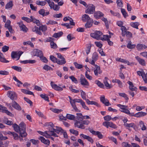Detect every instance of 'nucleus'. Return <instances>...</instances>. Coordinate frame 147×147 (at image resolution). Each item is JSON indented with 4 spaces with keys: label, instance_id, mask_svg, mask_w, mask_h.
<instances>
[{
    "label": "nucleus",
    "instance_id": "obj_1",
    "mask_svg": "<svg viewBox=\"0 0 147 147\" xmlns=\"http://www.w3.org/2000/svg\"><path fill=\"white\" fill-rule=\"evenodd\" d=\"M20 129L19 131L20 136L22 137H25L27 135L26 132V125L23 122H21L20 124Z\"/></svg>",
    "mask_w": 147,
    "mask_h": 147
},
{
    "label": "nucleus",
    "instance_id": "obj_2",
    "mask_svg": "<svg viewBox=\"0 0 147 147\" xmlns=\"http://www.w3.org/2000/svg\"><path fill=\"white\" fill-rule=\"evenodd\" d=\"M80 81L81 85L84 86L85 88H88V86H89V84L82 75H81Z\"/></svg>",
    "mask_w": 147,
    "mask_h": 147
},
{
    "label": "nucleus",
    "instance_id": "obj_3",
    "mask_svg": "<svg viewBox=\"0 0 147 147\" xmlns=\"http://www.w3.org/2000/svg\"><path fill=\"white\" fill-rule=\"evenodd\" d=\"M88 8L85 11V13L88 14H93L95 10V6L92 4H89L87 6Z\"/></svg>",
    "mask_w": 147,
    "mask_h": 147
},
{
    "label": "nucleus",
    "instance_id": "obj_4",
    "mask_svg": "<svg viewBox=\"0 0 147 147\" xmlns=\"http://www.w3.org/2000/svg\"><path fill=\"white\" fill-rule=\"evenodd\" d=\"M102 32L99 31H96L94 33L90 34L91 37L97 40L100 39V37L102 35Z\"/></svg>",
    "mask_w": 147,
    "mask_h": 147
},
{
    "label": "nucleus",
    "instance_id": "obj_5",
    "mask_svg": "<svg viewBox=\"0 0 147 147\" xmlns=\"http://www.w3.org/2000/svg\"><path fill=\"white\" fill-rule=\"evenodd\" d=\"M22 53V52H16L12 51L11 53V57L13 59L17 58L16 60H18L19 59L20 56Z\"/></svg>",
    "mask_w": 147,
    "mask_h": 147
},
{
    "label": "nucleus",
    "instance_id": "obj_6",
    "mask_svg": "<svg viewBox=\"0 0 147 147\" xmlns=\"http://www.w3.org/2000/svg\"><path fill=\"white\" fill-rule=\"evenodd\" d=\"M102 125L107 128H108L109 127L114 129H116L117 127L116 125L112 122L108 121L103 122Z\"/></svg>",
    "mask_w": 147,
    "mask_h": 147
},
{
    "label": "nucleus",
    "instance_id": "obj_7",
    "mask_svg": "<svg viewBox=\"0 0 147 147\" xmlns=\"http://www.w3.org/2000/svg\"><path fill=\"white\" fill-rule=\"evenodd\" d=\"M57 55V57L61 59V60H58L57 64L61 65L65 64L66 62L65 58L60 53H58Z\"/></svg>",
    "mask_w": 147,
    "mask_h": 147
},
{
    "label": "nucleus",
    "instance_id": "obj_8",
    "mask_svg": "<svg viewBox=\"0 0 147 147\" xmlns=\"http://www.w3.org/2000/svg\"><path fill=\"white\" fill-rule=\"evenodd\" d=\"M75 126L78 128L84 129L85 128V126L83 125L82 121L78 120L76 121L74 123Z\"/></svg>",
    "mask_w": 147,
    "mask_h": 147
},
{
    "label": "nucleus",
    "instance_id": "obj_9",
    "mask_svg": "<svg viewBox=\"0 0 147 147\" xmlns=\"http://www.w3.org/2000/svg\"><path fill=\"white\" fill-rule=\"evenodd\" d=\"M89 131L93 134L97 136L100 139H102L103 138V136L101 132L99 131H95L92 129H89Z\"/></svg>",
    "mask_w": 147,
    "mask_h": 147
},
{
    "label": "nucleus",
    "instance_id": "obj_10",
    "mask_svg": "<svg viewBox=\"0 0 147 147\" xmlns=\"http://www.w3.org/2000/svg\"><path fill=\"white\" fill-rule=\"evenodd\" d=\"M9 97L12 100H16L17 99V96L14 92L9 91Z\"/></svg>",
    "mask_w": 147,
    "mask_h": 147
},
{
    "label": "nucleus",
    "instance_id": "obj_11",
    "mask_svg": "<svg viewBox=\"0 0 147 147\" xmlns=\"http://www.w3.org/2000/svg\"><path fill=\"white\" fill-rule=\"evenodd\" d=\"M100 99L101 102L104 104L106 106H108L111 105V104H110L108 100L107 99H106L104 96H101L100 97Z\"/></svg>",
    "mask_w": 147,
    "mask_h": 147
},
{
    "label": "nucleus",
    "instance_id": "obj_12",
    "mask_svg": "<svg viewBox=\"0 0 147 147\" xmlns=\"http://www.w3.org/2000/svg\"><path fill=\"white\" fill-rule=\"evenodd\" d=\"M51 85L52 88L57 91H60L63 90L62 88L57 86L56 84H53V82H51Z\"/></svg>",
    "mask_w": 147,
    "mask_h": 147
},
{
    "label": "nucleus",
    "instance_id": "obj_13",
    "mask_svg": "<svg viewBox=\"0 0 147 147\" xmlns=\"http://www.w3.org/2000/svg\"><path fill=\"white\" fill-rule=\"evenodd\" d=\"M33 54L34 56H36L40 57L43 55L42 51L37 49H34L33 51Z\"/></svg>",
    "mask_w": 147,
    "mask_h": 147
},
{
    "label": "nucleus",
    "instance_id": "obj_14",
    "mask_svg": "<svg viewBox=\"0 0 147 147\" xmlns=\"http://www.w3.org/2000/svg\"><path fill=\"white\" fill-rule=\"evenodd\" d=\"M96 69L94 70V72L95 76H98V74H100L102 71L100 69V67L97 65H95Z\"/></svg>",
    "mask_w": 147,
    "mask_h": 147
},
{
    "label": "nucleus",
    "instance_id": "obj_15",
    "mask_svg": "<svg viewBox=\"0 0 147 147\" xmlns=\"http://www.w3.org/2000/svg\"><path fill=\"white\" fill-rule=\"evenodd\" d=\"M80 136L81 138L87 140L88 141L91 142L92 143H93L94 141L92 138L89 136H86L83 134H81L80 135Z\"/></svg>",
    "mask_w": 147,
    "mask_h": 147
},
{
    "label": "nucleus",
    "instance_id": "obj_16",
    "mask_svg": "<svg viewBox=\"0 0 147 147\" xmlns=\"http://www.w3.org/2000/svg\"><path fill=\"white\" fill-rule=\"evenodd\" d=\"M11 105L12 107L19 111H20L22 110V108L19 105L16 101H13L11 103Z\"/></svg>",
    "mask_w": 147,
    "mask_h": 147
},
{
    "label": "nucleus",
    "instance_id": "obj_17",
    "mask_svg": "<svg viewBox=\"0 0 147 147\" xmlns=\"http://www.w3.org/2000/svg\"><path fill=\"white\" fill-rule=\"evenodd\" d=\"M20 29L24 32H26L28 30V29L26 26L22 22H20L18 23Z\"/></svg>",
    "mask_w": 147,
    "mask_h": 147
},
{
    "label": "nucleus",
    "instance_id": "obj_18",
    "mask_svg": "<svg viewBox=\"0 0 147 147\" xmlns=\"http://www.w3.org/2000/svg\"><path fill=\"white\" fill-rule=\"evenodd\" d=\"M127 83L129 86V89L130 90L132 91H137V88L135 87H134L133 83L132 82L129 81L127 82Z\"/></svg>",
    "mask_w": 147,
    "mask_h": 147
},
{
    "label": "nucleus",
    "instance_id": "obj_19",
    "mask_svg": "<svg viewBox=\"0 0 147 147\" xmlns=\"http://www.w3.org/2000/svg\"><path fill=\"white\" fill-rule=\"evenodd\" d=\"M49 6L51 9H53L54 10L57 11L59 10L60 8L59 6L57 5H55L54 3L53 2H52Z\"/></svg>",
    "mask_w": 147,
    "mask_h": 147
},
{
    "label": "nucleus",
    "instance_id": "obj_20",
    "mask_svg": "<svg viewBox=\"0 0 147 147\" xmlns=\"http://www.w3.org/2000/svg\"><path fill=\"white\" fill-rule=\"evenodd\" d=\"M82 19L83 22H86L92 19L88 15L84 14L82 16Z\"/></svg>",
    "mask_w": 147,
    "mask_h": 147
},
{
    "label": "nucleus",
    "instance_id": "obj_21",
    "mask_svg": "<svg viewBox=\"0 0 147 147\" xmlns=\"http://www.w3.org/2000/svg\"><path fill=\"white\" fill-rule=\"evenodd\" d=\"M124 126L129 130H131L130 129V127H133L134 128L135 127L136 125L134 123H127L125 124Z\"/></svg>",
    "mask_w": 147,
    "mask_h": 147
},
{
    "label": "nucleus",
    "instance_id": "obj_22",
    "mask_svg": "<svg viewBox=\"0 0 147 147\" xmlns=\"http://www.w3.org/2000/svg\"><path fill=\"white\" fill-rule=\"evenodd\" d=\"M139 125L140 127L141 128V129L142 130L144 131L147 128L145 125V124L144 123V121H139Z\"/></svg>",
    "mask_w": 147,
    "mask_h": 147
},
{
    "label": "nucleus",
    "instance_id": "obj_23",
    "mask_svg": "<svg viewBox=\"0 0 147 147\" xmlns=\"http://www.w3.org/2000/svg\"><path fill=\"white\" fill-rule=\"evenodd\" d=\"M135 58L140 64L143 66L145 65L146 62L144 59L140 58L138 56L136 57Z\"/></svg>",
    "mask_w": 147,
    "mask_h": 147
},
{
    "label": "nucleus",
    "instance_id": "obj_24",
    "mask_svg": "<svg viewBox=\"0 0 147 147\" xmlns=\"http://www.w3.org/2000/svg\"><path fill=\"white\" fill-rule=\"evenodd\" d=\"M146 113L141 111L135 114L134 116L137 117H140L146 115Z\"/></svg>",
    "mask_w": 147,
    "mask_h": 147
},
{
    "label": "nucleus",
    "instance_id": "obj_25",
    "mask_svg": "<svg viewBox=\"0 0 147 147\" xmlns=\"http://www.w3.org/2000/svg\"><path fill=\"white\" fill-rule=\"evenodd\" d=\"M39 139L42 143L47 145H49L50 142L49 140L45 139L42 136H40Z\"/></svg>",
    "mask_w": 147,
    "mask_h": 147
},
{
    "label": "nucleus",
    "instance_id": "obj_26",
    "mask_svg": "<svg viewBox=\"0 0 147 147\" xmlns=\"http://www.w3.org/2000/svg\"><path fill=\"white\" fill-rule=\"evenodd\" d=\"M32 30L33 32H35L36 34H37L40 35L42 34V33L39 30V28L34 26L32 27Z\"/></svg>",
    "mask_w": 147,
    "mask_h": 147
},
{
    "label": "nucleus",
    "instance_id": "obj_27",
    "mask_svg": "<svg viewBox=\"0 0 147 147\" xmlns=\"http://www.w3.org/2000/svg\"><path fill=\"white\" fill-rule=\"evenodd\" d=\"M104 14L100 11L95 12L94 14V17L96 19L99 18L100 17L103 16Z\"/></svg>",
    "mask_w": 147,
    "mask_h": 147
},
{
    "label": "nucleus",
    "instance_id": "obj_28",
    "mask_svg": "<svg viewBox=\"0 0 147 147\" xmlns=\"http://www.w3.org/2000/svg\"><path fill=\"white\" fill-rule=\"evenodd\" d=\"M86 22H87L85 24V26L86 28H90L92 26L93 23L92 19Z\"/></svg>",
    "mask_w": 147,
    "mask_h": 147
},
{
    "label": "nucleus",
    "instance_id": "obj_29",
    "mask_svg": "<svg viewBox=\"0 0 147 147\" xmlns=\"http://www.w3.org/2000/svg\"><path fill=\"white\" fill-rule=\"evenodd\" d=\"M107 79H108V78L105 77V79L104 80V83L106 88L107 89H110L112 88V86L108 83Z\"/></svg>",
    "mask_w": 147,
    "mask_h": 147
},
{
    "label": "nucleus",
    "instance_id": "obj_30",
    "mask_svg": "<svg viewBox=\"0 0 147 147\" xmlns=\"http://www.w3.org/2000/svg\"><path fill=\"white\" fill-rule=\"evenodd\" d=\"M13 127L15 130V131L17 132H19L20 129V124L19 126H18L17 124L16 123H14L13 125Z\"/></svg>",
    "mask_w": 147,
    "mask_h": 147
},
{
    "label": "nucleus",
    "instance_id": "obj_31",
    "mask_svg": "<svg viewBox=\"0 0 147 147\" xmlns=\"http://www.w3.org/2000/svg\"><path fill=\"white\" fill-rule=\"evenodd\" d=\"M3 55L2 53L0 52V61L1 62L7 63L9 62V61L6 59L4 57L2 56Z\"/></svg>",
    "mask_w": 147,
    "mask_h": 147
},
{
    "label": "nucleus",
    "instance_id": "obj_32",
    "mask_svg": "<svg viewBox=\"0 0 147 147\" xmlns=\"http://www.w3.org/2000/svg\"><path fill=\"white\" fill-rule=\"evenodd\" d=\"M38 12L39 14L42 15L43 16H46L49 13V12H47L45 13V10L43 9L40 10Z\"/></svg>",
    "mask_w": 147,
    "mask_h": 147
},
{
    "label": "nucleus",
    "instance_id": "obj_33",
    "mask_svg": "<svg viewBox=\"0 0 147 147\" xmlns=\"http://www.w3.org/2000/svg\"><path fill=\"white\" fill-rule=\"evenodd\" d=\"M76 118L79 121H82L83 120V116L81 113H77Z\"/></svg>",
    "mask_w": 147,
    "mask_h": 147
},
{
    "label": "nucleus",
    "instance_id": "obj_34",
    "mask_svg": "<svg viewBox=\"0 0 147 147\" xmlns=\"http://www.w3.org/2000/svg\"><path fill=\"white\" fill-rule=\"evenodd\" d=\"M30 18L32 19V22H33V23L36 24H37V25L38 26H40V23L38 20H37L35 19L32 16H30Z\"/></svg>",
    "mask_w": 147,
    "mask_h": 147
},
{
    "label": "nucleus",
    "instance_id": "obj_35",
    "mask_svg": "<svg viewBox=\"0 0 147 147\" xmlns=\"http://www.w3.org/2000/svg\"><path fill=\"white\" fill-rule=\"evenodd\" d=\"M66 117L67 119L70 120H74L75 118L74 115L69 114H67Z\"/></svg>",
    "mask_w": 147,
    "mask_h": 147
},
{
    "label": "nucleus",
    "instance_id": "obj_36",
    "mask_svg": "<svg viewBox=\"0 0 147 147\" xmlns=\"http://www.w3.org/2000/svg\"><path fill=\"white\" fill-rule=\"evenodd\" d=\"M63 34V32L61 31L57 33H55L53 34V37L55 38H57L61 36Z\"/></svg>",
    "mask_w": 147,
    "mask_h": 147
},
{
    "label": "nucleus",
    "instance_id": "obj_37",
    "mask_svg": "<svg viewBox=\"0 0 147 147\" xmlns=\"http://www.w3.org/2000/svg\"><path fill=\"white\" fill-rule=\"evenodd\" d=\"M139 23L138 22H131L130 24L131 26L136 29H138V26L139 25Z\"/></svg>",
    "mask_w": 147,
    "mask_h": 147
},
{
    "label": "nucleus",
    "instance_id": "obj_38",
    "mask_svg": "<svg viewBox=\"0 0 147 147\" xmlns=\"http://www.w3.org/2000/svg\"><path fill=\"white\" fill-rule=\"evenodd\" d=\"M46 3V2L45 1H36V3L37 5L42 6L45 5Z\"/></svg>",
    "mask_w": 147,
    "mask_h": 147
},
{
    "label": "nucleus",
    "instance_id": "obj_39",
    "mask_svg": "<svg viewBox=\"0 0 147 147\" xmlns=\"http://www.w3.org/2000/svg\"><path fill=\"white\" fill-rule=\"evenodd\" d=\"M95 83L100 88H103L104 87V84L99 80H96L95 81Z\"/></svg>",
    "mask_w": 147,
    "mask_h": 147
},
{
    "label": "nucleus",
    "instance_id": "obj_40",
    "mask_svg": "<svg viewBox=\"0 0 147 147\" xmlns=\"http://www.w3.org/2000/svg\"><path fill=\"white\" fill-rule=\"evenodd\" d=\"M118 94L119 95L121 96L122 97L125 98L126 100H128L129 99V98L127 96V95L125 93H119Z\"/></svg>",
    "mask_w": 147,
    "mask_h": 147
},
{
    "label": "nucleus",
    "instance_id": "obj_41",
    "mask_svg": "<svg viewBox=\"0 0 147 147\" xmlns=\"http://www.w3.org/2000/svg\"><path fill=\"white\" fill-rule=\"evenodd\" d=\"M131 41L129 42L127 46V48L129 49H133L135 47L136 45L135 44H131Z\"/></svg>",
    "mask_w": 147,
    "mask_h": 147
},
{
    "label": "nucleus",
    "instance_id": "obj_42",
    "mask_svg": "<svg viewBox=\"0 0 147 147\" xmlns=\"http://www.w3.org/2000/svg\"><path fill=\"white\" fill-rule=\"evenodd\" d=\"M11 67L12 69H13L14 70L18 72H20L22 70V68L20 67L14 66H12Z\"/></svg>",
    "mask_w": 147,
    "mask_h": 147
},
{
    "label": "nucleus",
    "instance_id": "obj_43",
    "mask_svg": "<svg viewBox=\"0 0 147 147\" xmlns=\"http://www.w3.org/2000/svg\"><path fill=\"white\" fill-rule=\"evenodd\" d=\"M98 58V55L97 53L96 52H94L92 56V59L95 61H97Z\"/></svg>",
    "mask_w": 147,
    "mask_h": 147
},
{
    "label": "nucleus",
    "instance_id": "obj_44",
    "mask_svg": "<svg viewBox=\"0 0 147 147\" xmlns=\"http://www.w3.org/2000/svg\"><path fill=\"white\" fill-rule=\"evenodd\" d=\"M39 30L42 31V32H45L47 30V27L46 25H42L39 27Z\"/></svg>",
    "mask_w": 147,
    "mask_h": 147
},
{
    "label": "nucleus",
    "instance_id": "obj_45",
    "mask_svg": "<svg viewBox=\"0 0 147 147\" xmlns=\"http://www.w3.org/2000/svg\"><path fill=\"white\" fill-rule=\"evenodd\" d=\"M50 60L54 63H57L58 60L57 59L54 57L53 55H51L50 57Z\"/></svg>",
    "mask_w": 147,
    "mask_h": 147
},
{
    "label": "nucleus",
    "instance_id": "obj_46",
    "mask_svg": "<svg viewBox=\"0 0 147 147\" xmlns=\"http://www.w3.org/2000/svg\"><path fill=\"white\" fill-rule=\"evenodd\" d=\"M40 96L42 98L44 99L46 101H47L48 102H49V98L46 94H41L40 95Z\"/></svg>",
    "mask_w": 147,
    "mask_h": 147
},
{
    "label": "nucleus",
    "instance_id": "obj_47",
    "mask_svg": "<svg viewBox=\"0 0 147 147\" xmlns=\"http://www.w3.org/2000/svg\"><path fill=\"white\" fill-rule=\"evenodd\" d=\"M50 46L51 48L53 49H56L57 48V44L53 41L51 42Z\"/></svg>",
    "mask_w": 147,
    "mask_h": 147
},
{
    "label": "nucleus",
    "instance_id": "obj_48",
    "mask_svg": "<svg viewBox=\"0 0 147 147\" xmlns=\"http://www.w3.org/2000/svg\"><path fill=\"white\" fill-rule=\"evenodd\" d=\"M70 104L73 109L76 112H80V111H79V109L76 107V104H74L72 102L71 103H70Z\"/></svg>",
    "mask_w": 147,
    "mask_h": 147
},
{
    "label": "nucleus",
    "instance_id": "obj_49",
    "mask_svg": "<svg viewBox=\"0 0 147 147\" xmlns=\"http://www.w3.org/2000/svg\"><path fill=\"white\" fill-rule=\"evenodd\" d=\"M13 6V3L11 1H9L5 5L6 9H9L11 8Z\"/></svg>",
    "mask_w": 147,
    "mask_h": 147
},
{
    "label": "nucleus",
    "instance_id": "obj_50",
    "mask_svg": "<svg viewBox=\"0 0 147 147\" xmlns=\"http://www.w3.org/2000/svg\"><path fill=\"white\" fill-rule=\"evenodd\" d=\"M74 64L75 66V67L78 69H80L83 67V66L82 65L79 64L77 63L76 62H74Z\"/></svg>",
    "mask_w": 147,
    "mask_h": 147
},
{
    "label": "nucleus",
    "instance_id": "obj_51",
    "mask_svg": "<svg viewBox=\"0 0 147 147\" xmlns=\"http://www.w3.org/2000/svg\"><path fill=\"white\" fill-rule=\"evenodd\" d=\"M2 112L5 113L7 115L10 116H12L13 115V114H12V113L7 110V109L6 107L5 109L4 110H2Z\"/></svg>",
    "mask_w": 147,
    "mask_h": 147
},
{
    "label": "nucleus",
    "instance_id": "obj_52",
    "mask_svg": "<svg viewBox=\"0 0 147 147\" xmlns=\"http://www.w3.org/2000/svg\"><path fill=\"white\" fill-rule=\"evenodd\" d=\"M70 79H71L72 81L75 84H77L78 83V81L77 79L73 76L69 77Z\"/></svg>",
    "mask_w": 147,
    "mask_h": 147
},
{
    "label": "nucleus",
    "instance_id": "obj_53",
    "mask_svg": "<svg viewBox=\"0 0 147 147\" xmlns=\"http://www.w3.org/2000/svg\"><path fill=\"white\" fill-rule=\"evenodd\" d=\"M69 131L71 133L74 134L76 136L78 135V131L76 130L71 129L69 130Z\"/></svg>",
    "mask_w": 147,
    "mask_h": 147
},
{
    "label": "nucleus",
    "instance_id": "obj_54",
    "mask_svg": "<svg viewBox=\"0 0 147 147\" xmlns=\"http://www.w3.org/2000/svg\"><path fill=\"white\" fill-rule=\"evenodd\" d=\"M22 20H25L27 22H30L32 21V19H30L28 18L23 17L22 18Z\"/></svg>",
    "mask_w": 147,
    "mask_h": 147
},
{
    "label": "nucleus",
    "instance_id": "obj_55",
    "mask_svg": "<svg viewBox=\"0 0 147 147\" xmlns=\"http://www.w3.org/2000/svg\"><path fill=\"white\" fill-rule=\"evenodd\" d=\"M121 11L124 17L126 18V17L128 16L127 13L126 12L125 10L124 9L121 8Z\"/></svg>",
    "mask_w": 147,
    "mask_h": 147
},
{
    "label": "nucleus",
    "instance_id": "obj_56",
    "mask_svg": "<svg viewBox=\"0 0 147 147\" xmlns=\"http://www.w3.org/2000/svg\"><path fill=\"white\" fill-rule=\"evenodd\" d=\"M81 104L82 106V107L83 108H84V109L88 110H89V109L86 106L85 102H84L82 100L81 102L80 103Z\"/></svg>",
    "mask_w": 147,
    "mask_h": 147
},
{
    "label": "nucleus",
    "instance_id": "obj_57",
    "mask_svg": "<svg viewBox=\"0 0 147 147\" xmlns=\"http://www.w3.org/2000/svg\"><path fill=\"white\" fill-rule=\"evenodd\" d=\"M102 20L105 22L106 27L107 28H108L109 27L108 22L107 19L103 17L102 18Z\"/></svg>",
    "mask_w": 147,
    "mask_h": 147
},
{
    "label": "nucleus",
    "instance_id": "obj_58",
    "mask_svg": "<svg viewBox=\"0 0 147 147\" xmlns=\"http://www.w3.org/2000/svg\"><path fill=\"white\" fill-rule=\"evenodd\" d=\"M116 3L118 6L119 7H122L123 5L122 0H117Z\"/></svg>",
    "mask_w": 147,
    "mask_h": 147
},
{
    "label": "nucleus",
    "instance_id": "obj_59",
    "mask_svg": "<svg viewBox=\"0 0 147 147\" xmlns=\"http://www.w3.org/2000/svg\"><path fill=\"white\" fill-rule=\"evenodd\" d=\"M110 12L111 14L113 16H117L118 18L120 17V14L119 13L114 12L111 10H110Z\"/></svg>",
    "mask_w": 147,
    "mask_h": 147
},
{
    "label": "nucleus",
    "instance_id": "obj_60",
    "mask_svg": "<svg viewBox=\"0 0 147 147\" xmlns=\"http://www.w3.org/2000/svg\"><path fill=\"white\" fill-rule=\"evenodd\" d=\"M40 59L43 62L45 63H47L48 61L45 57L43 56V55H42L40 56Z\"/></svg>",
    "mask_w": 147,
    "mask_h": 147
},
{
    "label": "nucleus",
    "instance_id": "obj_61",
    "mask_svg": "<svg viewBox=\"0 0 147 147\" xmlns=\"http://www.w3.org/2000/svg\"><path fill=\"white\" fill-rule=\"evenodd\" d=\"M80 91L81 92V96L82 98L84 100L86 99V93L82 90H81Z\"/></svg>",
    "mask_w": 147,
    "mask_h": 147
},
{
    "label": "nucleus",
    "instance_id": "obj_62",
    "mask_svg": "<svg viewBox=\"0 0 147 147\" xmlns=\"http://www.w3.org/2000/svg\"><path fill=\"white\" fill-rule=\"evenodd\" d=\"M122 146L123 147H132L131 145L126 142H123L122 143Z\"/></svg>",
    "mask_w": 147,
    "mask_h": 147
},
{
    "label": "nucleus",
    "instance_id": "obj_63",
    "mask_svg": "<svg viewBox=\"0 0 147 147\" xmlns=\"http://www.w3.org/2000/svg\"><path fill=\"white\" fill-rule=\"evenodd\" d=\"M10 21L9 20H7L6 23L5 24V27L7 28L9 27H10V26H11L10 25Z\"/></svg>",
    "mask_w": 147,
    "mask_h": 147
},
{
    "label": "nucleus",
    "instance_id": "obj_64",
    "mask_svg": "<svg viewBox=\"0 0 147 147\" xmlns=\"http://www.w3.org/2000/svg\"><path fill=\"white\" fill-rule=\"evenodd\" d=\"M9 49V47L8 46H3L2 48V51L4 52H6Z\"/></svg>",
    "mask_w": 147,
    "mask_h": 147
}]
</instances>
